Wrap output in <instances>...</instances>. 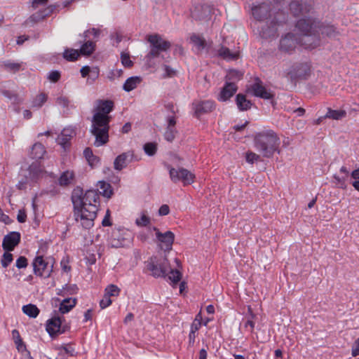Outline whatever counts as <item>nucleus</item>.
<instances>
[{
  "instance_id": "1",
  "label": "nucleus",
  "mask_w": 359,
  "mask_h": 359,
  "mask_svg": "<svg viewBox=\"0 0 359 359\" xmlns=\"http://www.w3.org/2000/svg\"><path fill=\"white\" fill-rule=\"evenodd\" d=\"M100 196L95 190H88L83 195L82 190H74L72 200L74 206V217L77 223L85 229L94 224L97 212Z\"/></svg>"
},
{
  "instance_id": "2",
  "label": "nucleus",
  "mask_w": 359,
  "mask_h": 359,
  "mask_svg": "<svg viewBox=\"0 0 359 359\" xmlns=\"http://www.w3.org/2000/svg\"><path fill=\"white\" fill-rule=\"evenodd\" d=\"M114 107L112 100H97L95 102L90 132L95 137L94 145L97 147L109 141V123L111 120L109 114Z\"/></svg>"
},
{
  "instance_id": "3",
  "label": "nucleus",
  "mask_w": 359,
  "mask_h": 359,
  "mask_svg": "<svg viewBox=\"0 0 359 359\" xmlns=\"http://www.w3.org/2000/svg\"><path fill=\"white\" fill-rule=\"evenodd\" d=\"M297 27L303 32V46L306 49L317 47L319 45L320 34L332 38L338 34L334 26L323 25L311 18L299 19L297 22Z\"/></svg>"
},
{
  "instance_id": "4",
  "label": "nucleus",
  "mask_w": 359,
  "mask_h": 359,
  "mask_svg": "<svg viewBox=\"0 0 359 359\" xmlns=\"http://www.w3.org/2000/svg\"><path fill=\"white\" fill-rule=\"evenodd\" d=\"M254 144L263 157L271 158L275 152L280 153V139L271 130L257 133L255 135Z\"/></svg>"
},
{
  "instance_id": "5",
  "label": "nucleus",
  "mask_w": 359,
  "mask_h": 359,
  "mask_svg": "<svg viewBox=\"0 0 359 359\" xmlns=\"http://www.w3.org/2000/svg\"><path fill=\"white\" fill-rule=\"evenodd\" d=\"M147 39L150 44V50L145 56V60L147 63L151 66V60L158 57L161 52L168 50L171 44L157 34L148 35Z\"/></svg>"
},
{
  "instance_id": "6",
  "label": "nucleus",
  "mask_w": 359,
  "mask_h": 359,
  "mask_svg": "<svg viewBox=\"0 0 359 359\" xmlns=\"http://www.w3.org/2000/svg\"><path fill=\"white\" fill-rule=\"evenodd\" d=\"M146 268L155 278L164 277L170 269V263L166 256H152L146 262Z\"/></svg>"
},
{
  "instance_id": "7",
  "label": "nucleus",
  "mask_w": 359,
  "mask_h": 359,
  "mask_svg": "<svg viewBox=\"0 0 359 359\" xmlns=\"http://www.w3.org/2000/svg\"><path fill=\"white\" fill-rule=\"evenodd\" d=\"M53 264L54 260L51 257L38 255L32 262L34 273L41 278H48L51 276Z\"/></svg>"
},
{
  "instance_id": "8",
  "label": "nucleus",
  "mask_w": 359,
  "mask_h": 359,
  "mask_svg": "<svg viewBox=\"0 0 359 359\" xmlns=\"http://www.w3.org/2000/svg\"><path fill=\"white\" fill-rule=\"evenodd\" d=\"M149 230H152L155 232V243L161 250L164 252H170L172 250L175 238L173 232L171 231H167L162 233L156 226L149 228Z\"/></svg>"
},
{
  "instance_id": "9",
  "label": "nucleus",
  "mask_w": 359,
  "mask_h": 359,
  "mask_svg": "<svg viewBox=\"0 0 359 359\" xmlns=\"http://www.w3.org/2000/svg\"><path fill=\"white\" fill-rule=\"evenodd\" d=\"M170 180L174 183L182 182L183 184L188 185L194 183L195 175L184 168H173L168 165Z\"/></svg>"
},
{
  "instance_id": "10",
  "label": "nucleus",
  "mask_w": 359,
  "mask_h": 359,
  "mask_svg": "<svg viewBox=\"0 0 359 359\" xmlns=\"http://www.w3.org/2000/svg\"><path fill=\"white\" fill-rule=\"evenodd\" d=\"M296 29L299 32V34H294L289 33L281 39L279 45V49L281 51L291 53L296 48L297 44L298 43L305 48L303 46V32L297 27Z\"/></svg>"
},
{
  "instance_id": "11",
  "label": "nucleus",
  "mask_w": 359,
  "mask_h": 359,
  "mask_svg": "<svg viewBox=\"0 0 359 359\" xmlns=\"http://www.w3.org/2000/svg\"><path fill=\"white\" fill-rule=\"evenodd\" d=\"M273 9L269 1L255 2L251 6L253 18L259 22L264 21L272 17Z\"/></svg>"
},
{
  "instance_id": "12",
  "label": "nucleus",
  "mask_w": 359,
  "mask_h": 359,
  "mask_svg": "<svg viewBox=\"0 0 359 359\" xmlns=\"http://www.w3.org/2000/svg\"><path fill=\"white\" fill-rule=\"evenodd\" d=\"M214 108L215 104L212 100H194L192 103V109L194 111V116L197 118L212 111Z\"/></svg>"
},
{
  "instance_id": "13",
  "label": "nucleus",
  "mask_w": 359,
  "mask_h": 359,
  "mask_svg": "<svg viewBox=\"0 0 359 359\" xmlns=\"http://www.w3.org/2000/svg\"><path fill=\"white\" fill-rule=\"evenodd\" d=\"M289 74L292 79H306L311 74V66L308 63L297 65Z\"/></svg>"
},
{
  "instance_id": "14",
  "label": "nucleus",
  "mask_w": 359,
  "mask_h": 359,
  "mask_svg": "<svg viewBox=\"0 0 359 359\" xmlns=\"http://www.w3.org/2000/svg\"><path fill=\"white\" fill-rule=\"evenodd\" d=\"M133 161H139V158L135 156L133 151H128L118 155L114 160V168L117 170H121L126 167L128 163Z\"/></svg>"
},
{
  "instance_id": "15",
  "label": "nucleus",
  "mask_w": 359,
  "mask_h": 359,
  "mask_svg": "<svg viewBox=\"0 0 359 359\" xmlns=\"http://www.w3.org/2000/svg\"><path fill=\"white\" fill-rule=\"evenodd\" d=\"M242 76L243 74L241 72L235 69L229 70L226 76L225 85L221 90H237L236 82Z\"/></svg>"
},
{
  "instance_id": "16",
  "label": "nucleus",
  "mask_w": 359,
  "mask_h": 359,
  "mask_svg": "<svg viewBox=\"0 0 359 359\" xmlns=\"http://www.w3.org/2000/svg\"><path fill=\"white\" fill-rule=\"evenodd\" d=\"M212 8L207 5L196 7L192 12V18L196 20L207 22L210 20Z\"/></svg>"
},
{
  "instance_id": "17",
  "label": "nucleus",
  "mask_w": 359,
  "mask_h": 359,
  "mask_svg": "<svg viewBox=\"0 0 359 359\" xmlns=\"http://www.w3.org/2000/svg\"><path fill=\"white\" fill-rule=\"evenodd\" d=\"M20 241V234L13 231L5 236L2 242V247L4 250L12 251Z\"/></svg>"
},
{
  "instance_id": "18",
  "label": "nucleus",
  "mask_w": 359,
  "mask_h": 359,
  "mask_svg": "<svg viewBox=\"0 0 359 359\" xmlns=\"http://www.w3.org/2000/svg\"><path fill=\"white\" fill-rule=\"evenodd\" d=\"M166 128L164 132V138L168 142H172L175 137L177 130L175 128L176 125V116L175 114L168 116L166 118Z\"/></svg>"
},
{
  "instance_id": "19",
  "label": "nucleus",
  "mask_w": 359,
  "mask_h": 359,
  "mask_svg": "<svg viewBox=\"0 0 359 359\" xmlns=\"http://www.w3.org/2000/svg\"><path fill=\"white\" fill-rule=\"evenodd\" d=\"M22 170L27 172L29 179H30L33 183L41 177L43 173V169L39 162L32 163L28 169Z\"/></svg>"
},
{
  "instance_id": "20",
  "label": "nucleus",
  "mask_w": 359,
  "mask_h": 359,
  "mask_svg": "<svg viewBox=\"0 0 359 359\" xmlns=\"http://www.w3.org/2000/svg\"><path fill=\"white\" fill-rule=\"evenodd\" d=\"M62 320L60 317H53L48 320L46 324V330L50 336L61 333Z\"/></svg>"
},
{
  "instance_id": "21",
  "label": "nucleus",
  "mask_w": 359,
  "mask_h": 359,
  "mask_svg": "<svg viewBox=\"0 0 359 359\" xmlns=\"http://www.w3.org/2000/svg\"><path fill=\"white\" fill-rule=\"evenodd\" d=\"M75 135V130L71 128H65L62 130L60 135L58 136L57 141L59 144L65 148L66 145L69 144L70 140Z\"/></svg>"
},
{
  "instance_id": "22",
  "label": "nucleus",
  "mask_w": 359,
  "mask_h": 359,
  "mask_svg": "<svg viewBox=\"0 0 359 359\" xmlns=\"http://www.w3.org/2000/svg\"><path fill=\"white\" fill-rule=\"evenodd\" d=\"M82 77L87 78L88 81L93 82L98 76L100 71L97 67L84 66L81 70Z\"/></svg>"
},
{
  "instance_id": "23",
  "label": "nucleus",
  "mask_w": 359,
  "mask_h": 359,
  "mask_svg": "<svg viewBox=\"0 0 359 359\" xmlns=\"http://www.w3.org/2000/svg\"><path fill=\"white\" fill-rule=\"evenodd\" d=\"M290 8L294 16H298L309 12L311 6L310 5L303 4L302 2L295 1L290 3Z\"/></svg>"
},
{
  "instance_id": "24",
  "label": "nucleus",
  "mask_w": 359,
  "mask_h": 359,
  "mask_svg": "<svg viewBox=\"0 0 359 359\" xmlns=\"http://www.w3.org/2000/svg\"><path fill=\"white\" fill-rule=\"evenodd\" d=\"M217 54L219 57L223 58L226 61H233L239 57L238 51H231L229 48L221 46L217 50Z\"/></svg>"
},
{
  "instance_id": "25",
  "label": "nucleus",
  "mask_w": 359,
  "mask_h": 359,
  "mask_svg": "<svg viewBox=\"0 0 359 359\" xmlns=\"http://www.w3.org/2000/svg\"><path fill=\"white\" fill-rule=\"evenodd\" d=\"M189 42L193 45V47L197 53L203 50L206 46V42L204 38L196 34H192L190 36Z\"/></svg>"
},
{
  "instance_id": "26",
  "label": "nucleus",
  "mask_w": 359,
  "mask_h": 359,
  "mask_svg": "<svg viewBox=\"0 0 359 359\" xmlns=\"http://www.w3.org/2000/svg\"><path fill=\"white\" fill-rule=\"evenodd\" d=\"M126 239L121 236L120 231H114L109 240V244L112 248H121L126 245Z\"/></svg>"
},
{
  "instance_id": "27",
  "label": "nucleus",
  "mask_w": 359,
  "mask_h": 359,
  "mask_svg": "<svg viewBox=\"0 0 359 359\" xmlns=\"http://www.w3.org/2000/svg\"><path fill=\"white\" fill-rule=\"evenodd\" d=\"M236 102L238 108L241 111H247L250 109L252 105L251 101L247 99L246 95L241 93L236 95Z\"/></svg>"
},
{
  "instance_id": "28",
  "label": "nucleus",
  "mask_w": 359,
  "mask_h": 359,
  "mask_svg": "<svg viewBox=\"0 0 359 359\" xmlns=\"http://www.w3.org/2000/svg\"><path fill=\"white\" fill-rule=\"evenodd\" d=\"M76 304V299L75 298H66L63 299L60 305L59 311L62 314L69 312Z\"/></svg>"
},
{
  "instance_id": "29",
  "label": "nucleus",
  "mask_w": 359,
  "mask_h": 359,
  "mask_svg": "<svg viewBox=\"0 0 359 359\" xmlns=\"http://www.w3.org/2000/svg\"><path fill=\"white\" fill-rule=\"evenodd\" d=\"M346 111L344 109L334 110L331 108H327V111L324 116L325 118H330L332 120H341L346 116Z\"/></svg>"
},
{
  "instance_id": "30",
  "label": "nucleus",
  "mask_w": 359,
  "mask_h": 359,
  "mask_svg": "<svg viewBox=\"0 0 359 359\" xmlns=\"http://www.w3.org/2000/svg\"><path fill=\"white\" fill-rule=\"evenodd\" d=\"M2 67L7 72L15 73L23 69V62H18L12 60H6L1 65Z\"/></svg>"
},
{
  "instance_id": "31",
  "label": "nucleus",
  "mask_w": 359,
  "mask_h": 359,
  "mask_svg": "<svg viewBox=\"0 0 359 359\" xmlns=\"http://www.w3.org/2000/svg\"><path fill=\"white\" fill-rule=\"evenodd\" d=\"M56 8V6L54 5H51L46 8L43 11H41L37 13H34L30 16L29 20L32 22H36L41 19H43L45 17L49 15L50 13L53 12V11Z\"/></svg>"
},
{
  "instance_id": "32",
  "label": "nucleus",
  "mask_w": 359,
  "mask_h": 359,
  "mask_svg": "<svg viewBox=\"0 0 359 359\" xmlns=\"http://www.w3.org/2000/svg\"><path fill=\"white\" fill-rule=\"evenodd\" d=\"M151 217L146 210L140 212L139 216L135 219V224L139 227H147L151 224Z\"/></svg>"
},
{
  "instance_id": "33",
  "label": "nucleus",
  "mask_w": 359,
  "mask_h": 359,
  "mask_svg": "<svg viewBox=\"0 0 359 359\" xmlns=\"http://www.w3.org/2000/svg\"><path fill=\"white\" fill-rule=\"evenodd\" d=\"M95 43L91 39H87L86 42L81 45L79 53L83 55H90L95 50Z\"/></svg>"
},
{
  "instance_id": "34",
  "label": "nucleus",
  "mask_w": 359,
  "mask_h": 359,
  "mask_svg": "<svg viewBox=\"0 0 359 359\" xmlns=\"http://www.w3.org/2000/svg\"><path fill=\"white\" fill-rule=\"evenodd\" d=\"M20 177L21 178L16 184V187L19 190H25L28 185H31L33 183L32 180L29 179L27 172H24L22 170L20 172Z\"/></svg>"
},
{
  "instance_id": "35",
  "label": "nucleus",
  "mask_w": 359,
  "mask_h": 359,
  "mask_svg": "<svg viewBox=\"0 0 359 359\" xmlns=\"http://www.w3.org/2000/svg\"><path fill=\"white\" fill-rule=\"evenodd\" d=\"M142 81L140 76H131L128 78L123 84V90H134L137 88Z\"/></svg>"
},
{
  "instance_id": "36",
  "label": "nucleus",
  "mask_w": 359,
  "mask_h": 359,
  "mask_svg": "<svg viewBox=\"0 0 359 359\" xmlns=\"http://www.w3.org/2000/svg\"><path fill=\"white\" fill-rule=\"evenodd\" d=\"M46 153L45 147L41 143H36L33 145L31 151V156L33 158L40 159Z\"/></svg>"
},
{
  "instance_id": "37",
  "label": "nucleus",
  "mask_w": 359,
  "mask_h": 359,
  "mask_svg": "<svg viewBox=\"0 0 359 359\" xmlns=\"http://www.w3.org/2000/svg\"><path fill=\"white\" fill-rule=\"evenodd\" d=\"M100 193L107 198H110L113 194V190L110 184L104 181H100L97 184Z\"/></svg>"
},
{
  "instance_id": "38",
  "label": "nucleus",
  "mask_w": 359,
  "mask_h": 359,
  "mask_svg": "<svg viewBox=\"0 0 359 359\" xmlns=\"http://www.w3.org/2000/svg\"><path fill=\"white\" fill-rule=\"evenodd\" d=\"M22 310L25 314L33 318H36L40 312L38 307L32 304L23 306Z\"/></svg>"
},
{
  "instance_id": "39",
  "label": "nucleus",
  "mask_w": 359,
  "mask_h": 359,
  "mask_svg": "<svg viewBox=\"0 0 359 359\" xmlns=\"http://www.w3.org/2000/svg\"><path fill=\"white\" fill-rule=\"evenodd\" d=\"M270 23L272 25L271 27H269V29L266 30L262 29V31L260 32V34L263 38L273 36L276 33V25L278 24V20L276 16L273 17Z\"/></svg>"
},
{
  "instance_id": "40",
  "label": "nucleus",
  "mask_w": 359,
  "mask_h": 359,
  "mask_svg": "<svg viewBox=\"0 0 359 359\" xmlns=\"http://www.w3.org/2000/svg\"><path fill=\"white\" fill-rule=\"evenodd\" d=\"M74 177V172L70 170H67L61 175L59 179V183L62 186L68 185L72 182Z\"/></svg>"
},
{
  "instance_id": "41",
  "label": "nucleus",
  "mask_w": 359,
  "mask_h": 359,
  "mask_svg": "<svg viewBox=\"0 0 359 359\" xmlns=\"http://www.w3.org/2000/svg\"><path fill=\"white\" fill-rule=\"evenodd\" d=\"M12 337H13L14 342L16 345L17 349L19 351H22V352L24 351L26 349V346L24 344L22 340L21 339V337H20V332H18V330H13L12 331Z\"/></svg>"
},
{
  "instance_id": "42",
  "label": "nucleus",
  "mask_w": 359,
  "mask_h": 359,
  "mask_svg": "<svg viewBox=\"0 0 359 359\" xmlns=\"http://www.w3.org/2000/svg\"><path fill=\"white\" fill-rule=\"evenodd\" d=\"M48 95L43 92L39 93L32 101V106L33 107H41L47 100Z\"/></svg>"
},
{
  "instance_id": "43",
  "label": "nucleus",
  "mask_w": 359,
  "mask_h": 359,
  "mask_svg": "<svg viewBox=\"0 0 359 359\" xmlns=\"http://www.w3.org/2000/svg\"><path fill=\"white\" fill-rule=\"evenodd\" d=\"M79 55L80 53L78 50L72 48H67L63 53L64 58L69 61H74L77 60Z\"/></svg>"
},
{
  "instance_id": "44",
  "label": "nucleus",
  "mask_w": 359,
  "mask_h": 359,
  "mask_svg": "<svg viewBox=\"0 0 359 359\" xmlns=\"http://www.w3.org/2000/svg\"><path fill=\"white\" fill-rule=\"evenodd\" d=\"M120 292L121 289L118 286L111 284L105 288L104 294L111 298V297H118Z\"/></svg>"
},
{
  "instance_id": "45",
  "label": "nucleus",
  "mask_w": 359,
  "mask_h": 359,
  "mask_svg": "<svg viewBox=\"0 0 359 359\" xmlns=\"http://www.w3.org/2000/svg\"><path fill=\"white\" fill-rule=\"evenodd\" d=\"M157 150V144L154 142H148L144 145V151L148 156H154Z\"/></svg>"
},
{
  "instance_id": "46",
  "label": "nucleus",
  "mask_w": 359,
  "mask_h": 359,
  "mask_svg": "<svg viewBox=\"0 0 359 359\" xmlns=\"http://www.w3.org/2000/svg\"><path fill=\"white\" fill-rule=\"evenodd\" d=\"M351 177L353 180L352 186L359 192V168L351 172Z\"/></svg>"
},
{
  "instance_id": "47",
  "label": "nucleus",
  "mask_w": 359,
  "mask_h": 359,
  "mask_svg": "<svg viewBox=\"0 0 359 359\" xmlns=\"http://www.w3.org/2000/svg\"><path fill=\"white\" fill-rule=\"evenodd\" d=\"M255 97L264 100H272L274 95L271 91H251Z\"/></svg>"
},
{
  "instance_id": "48",
  "label": "nucleus",
  "mask_w": 359,
  "mask_h": 359,
  "mask_svg": "<svg viewBox=\"0 0 359 359\" xmlns=\"http://www.w3.org/2000/svg\"><path fill=\"white\" fill-rule=\"evenodd\" d=\"M121 60L122 65L126 67H130L133 65V62L130 60V55L128 53L122 52L121 54Z\"/></svg>"
},
{
  "instance_id": "49",
  "label": "nucleus",
  "mask_w": 359,
  "mask_h": 359,
  "mask_svg": "<svg viewBox=\"0 0 359 359\" xmlns=\"http://www.w3.org/2000/svg\"><path fill=\"white\" fill-rule=\"evenodd\" d=\"M100 34V31L98 29L96 28H92L90 29H88L83 33L84 39L86 40L87 39H90V35H93V39H97Z\"/></svg>"
},
{
  "instance_id": "50",
  "label": "nucleus",
  "mask_w": 359,
  "mask_h": 359,
  "mask_svg": "<svg viewBox=\"0 0 359 359\" xmlns=\"http://www.w3.org/2000/svg\"><path fill=\"white\" fill-rule=\"evenodd\" d=\"M163 69V77H173L177 74V71L171 67L164 65L162 67Z\"/></svg>"
},
{
  "instance_id": "51",
  "label": "nucleus",
  "mask_w": 359,
  "mask_h": 359,
  "mask_svg": "<svg viewBox=\"0 0 359 359\" xmlns=\"http://www.w3.org/2000/svg\"><path fill=\"white\" fill-rule=\"evenodd\" d=\"M13 262V255L10 252H4L1 258V265L4 268H7Z\"/></svg>"
},
{
  "instance_id": "52",
  "label": "nucleus",
  "mask_w": 359,
  "mask_h": 359,
  "mask_svg": "<svg viewBox=\"0 0 359 359\" xmlns=\"http://www.w3.org/2000/svg\"><path fill=\"white\" fill-rule=\"evenodd\" d=\"M182 277L181 273L178 270H170V273L168 275L169 279L173 283H177Z\"/></svg>"
},
{
  "instance_id": "53",
  "label": "nucleus",
  "mask_w": 359,
  "mask_h": 359,
  "mask_svg": "<svg viewBox=\"0 0 359 359\" xmlns=\"http://www.w3.org/2000/svg\"><path fill=\"white\" fill-rule=\"evenodd\" d=\"M247 90H266L265 87L262 85V82L259 78H255L253 79V83L250 88Z\"/></svg>"
},
{
  "instance_id": "54",
  "label": "nucleus",
  "mask_w": 359,
  "mask_h": 359,
  "mask_svg": "<svg viewBox=\"0 0 359 359\" xmlns=\"http://www.w3.org/2000/svg\"><path fill=\"white\" fill-rule=\"evenodd\" d=\"M245 158L248 163H253L255 161L260 159V156L254 152L248 151L246 153Z\"/></svg>"
},
{
  "instance_id": "55",
  "label": "nucleus",
  "mask_w": 359,
  "mask_h": 359,
  "mask_svg": "<svg viewBox=\"0 0 359 359\" xmlns=\"http://www.w3.org/2000/svg\"><path fill=\"white\" fill-rule=\"evenodd\" d=\"M233 95V91H220L217 96L219 101L225 102Z\"/></svg>"
},
{
  "instance_id": "56",
  "label": "nucleus",
  "mask_w": 359,
  "mask_h": 359,
  "mask_svg": "<svg viewBox=\"0 0 359 359\" xmlns=\"http://www.w3.org/2000/svg\"><path fill=\"white\" fill-rule=\"evenodd\" d=\"M27 265H28L27 259L25 257L20 256L16 260L15 266L18 269H25L27 266Z\"/></svg>"
},
{
  "instance_id": "57",
  "label": "nucleus",
  "mask_w": 359,
  "mask_h": 359,
  "mask_svg": "<svg viewBox=\"0 0 359 359\" xmlns=\"http://www.w3.org/2000/svg\"><path fill=\"white\" fill-rule=\"evenodd\" d=\"M111 303H112V301H111V298L109 297L108 296L104 294L103 298L101 299V301L100 302V305L102 309H105V308L108 307L109 306H110L111 304Z\"/></svg>"
},
{
  "instance_id": "58",
  "label": "nucleus",
  "mask_w": 359,
  "mask_h": 359,
  "mask_svg": "<svg viewBox=\"0 0 359 359\" xmlns=\"http://www.w3.org/2000/svg\"><path fill=\"white\" fill-rule=\"evenodd\" d=\"M60 74L58 71H51L48 75V79L52 82H56L59 80Z\"/></svg>"
},
{
  "instance_id": "59",
  "label": "nucleus",
  "mask_w": 359,
  "mask_h": 359,
  "mask_svg": "<svg viewBox=\"0 0 359 359\" xmlns=\"http://www.w3.org/2000/svg\"><path fill=\"white\" fill-rule=\"evenodd\" d=\"M334 179V182L337 185H338L340 188L341 189H346V179L345 178H341V177H339V176L334 175L333 176Z\"/></svg>"
},
{
  "instance_id": "60",
  "label": "nucleus",
  "mask_w": 359,
  "mask_h": 359,
  "mask_svg": "<svg viewBox=\"0 0 359 359\" xmlns=\"http://www.w3.org/2000/svg\"><path fill=\"white\" fill-rule=\"evenodd\" d=\"M351 355L353 357L359 355V337L355 341L352 346Z\"/></svg>"
},
{
  "instance_id": "61",
  "label": "nucleus",
  "mask_w": 359,
  "mask_h": 359,
  "mask_svg": "<svg viewBox=\"0 0 359 359\" xmlns=\"http://www.w3.org/2000/svg\"><path fill=\"white\" fill-rule=\"evenodd\" d=\"M122 70L121 69H112L111 72H109L108 74V78L110 79H114L116 77H119L122 74Z\"/></svg>"
},
{
  "instance_id": "62",
  "label": "nucleus",
  "mask_w": 359,
  "mask_h": 359,
  "mask_svg": "<svg viewBox=\"0 0 359 359\" xmlns=\"http://www.w3.org/2000/svg\"><path fill=\"white\" fill-rule=\"evenodd\" d=\"M27 219V214L24 210H20L18 212L17 219L20 223L25 222Z\"/></svg>"
},
{
  "instance_id": "63",
  "label": "nucleus",
  "mask_w": 359,
  "mask_h": 359,
  "mask_svg": "<svg viewBox=\"0 0 359 359\" xmlns=\"http://www.w3.org/2000/svg\"><path fill=\"white\" fill-rule=\"evenodd\" d=\"M170 212V208L168 205H162L158 210V215L161 216H165Z\"/></svg>"
},
{
  "instance_id": "64",
  "label": "nucleus",
  "mask_w": 359,
  "mask_h": 359,
  "mask_svg": "<svg viewBox=\"0 0 359 359\" xmlns=\"http://www.w3.org/2000/svg\"><path fill=\"white\" fill-rule=\"evenodd\" d=\"M48 0H33L32 2V6L34 9L37 8L41 5H45Z\"/></svg>"
}]
</instances>
